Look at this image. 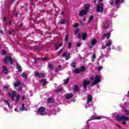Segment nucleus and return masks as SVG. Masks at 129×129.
<instances>
[{
    "instance_id": "nucleus-1",
    "label": "nucleus",
    "mask_w": 129,
    "mask_h": 129,
    "mask_svg": "<svg viewBox=\"0 0 129 129\" xmlns=\"http://www.w3.org/2000/svg\"><path fill=\"white\" fill-rule=\"evenodd\" d=\"M90 79L93 81L92 84L93 86V85H96V84H98L99 82H100L101 80V78L100 76H98V75H96L95 78L93 77H91Z\"/></svg>"
},
{
    "instance_id": "nucleus-2",
    "label": "nucleus",
    "mask_w": 129,
    "mask_h": 129,
    "mask_svg": "<svg viewBox=\"0 0 129 129\" xmlns=\"http://www.w3.org/2000/svg\"><path fill=\"white\" fill-rule=\"evenodd\" d=\"M116 119L118 121H123V120H129V118L127 116H124V115H121V116H117Z\"/></svg>"
},
{
    "instance_id": "nucleus-3",
    "label": "nucleus",
    "mask_w": 129,
    "mask_h": 129,
    "mask_svg": "<svg viewBox=\"0 0 129 129\" xmlns=\"http://www.w3.org/2000/svg\"><path fill=\"white\" fill-rule=\"evenodd\" d=\"M9 61L10 64H13V62H14V59L12 58L11 56H7L6 58L4 59V62L5 64H9Z\"/></svg>"
},
{
    "instance_id": "nucleus-4",
    "label": "nucleus",
    "mask_w": 129,
    "mask_h": 129,
    "mask_svg": "<svg viewBox=\"0 0 129 129\" xmlns=\"http://www.w3.org/2000/svg\"><path fill=\"white\" fill-rule=\"evenodd\" d=\"M103 4H100L99 5H98L97 6V12L98 13H101V14H102V13L103 12Z\"/></svg>"
},
{
    "instance_id": "nucleus-5",
    "label": "nucleus",
    "mask_w": 129,
    "mask_h": 129,
    "mask_svg": "<svg viewBox=\"0 0 129 129\" xmlns=\"http://www.w3.org/2000/svg\"><path fill=\"white\" fill-rule=\"evenodd\" d=\"M90 84V81L87 80H84L83 83V86L84 87V89H86L87 88V85H89Z\"/></svg>"
},
{
    "instance_id": "nucleus-6",
    "label": "nucleus",
    "mask_w": 129,
    "mask_h": 129,
    "mask_svg": "<svg viewBox=\"0 0 129 129\" xmlns=\"http://www.w3.org/2000/svg\"><path fill=\"white\" fill-rule=\"evenodd\" d=\"M44 111H45V108L44 107L41 106L39 107L38 110V114L44 115Z\"/></svg>"
},
{
    "instance_id": "nucleus-7",
    "label": "nucleus",
    "mask_w": 129,
    "mask_h": 129,
    "mask_svg": "<svg viewBox=\"0 0 129 129\" xmlns=\"http://www.w3.org/2000/svg\"><path fill=\"white\" fill-rule=\"evenodd\" d=\"M35 77H39V78H42V77H45V75L43 73H35Z\"/></svg>"
},
{
    "instance_id": "nucleus-8",
    "label": "nucleus",
    "mask_w": 129,
    "mask_h": 129,
    "mask_svg": "<svg viewBox=\"0 0 129 129\" xmlns=\"http://www.w3.org/2000/svg\"><path fill=\"white\" fill-rule=\"evenodd\" d=\"M85 15H87V11L84 10H81L80 12V13L79 14V15H80V17H82L83 16H85Z\"/></svg>"
},
{
    "instance_id": "nucleus-9",
    "label": "nucleus",
    "mask_w": 129,
    "mask_h": 129,
    "mask_svg": "<svg viewBox=\"0 0 129 129\" xmlns=\"http://www.w3.org/2000/svg\"><path fill=\"white\" fill-rule=\"evenodd\" d=\"M2 68H3V72L5 73V74H9V72H8V68H7L6 66H3Z\"/></svg>"
},
{
    "instance_id": "nucleus-10",
    "label": "nucleus",
    "mask_w": 129,
    "mask_h": 129,
    "mask_svg": "<svg viewBox=\"0 0 129 129\" xmlns=\"http://www.w3.org/2000/svg\"><path fill=\"white\" fill-rule=\"evenodd\" d=\"M16 68L18 70L19 72H21L23 70L22 69V67H21L18 61H16Z\"/></svg>"
},
{
    "instance_id": "nucleus-11",
    "label": "nucleus",
    "mask_w": 129,
    "mask_h": 129,
    "mask_svg": "<svg viewBox=\"0 0 129 129\" xmlns=\"http://www.w3.org/2000/svg\"><path fill=\"white\" fill-rule=\"evenodd\" d=\"M21 111H27L28 110V109L27 108L25 107V104H22V107H21L19 109Z\"/></svg>"
},
{
    "instance_id": "nucleus-12",
    "label": "nucleus",
    "mask_w": 129,
    "mask_h": 129,
    "mask_svg": "<svg viewBox=\"0 0 129 129\" xmlns=\"http://www.w3.org/2000/svg\"><path fill=\"white\" fill-rule=\"evenodd\" d=\"M41 83L42 84V86H46L47 85V79H43L40 81Z\"/></svg>"
},
{
    "instance_id": "nucleus-13",
    "label": "nucleus",
    "mask_w": 129,
    "mask_h": 129,
    "mask_svg": "<svg viewBox=\"0 0 129 129\" xmlns=\"http://www.w3.org/2000/svg\"><path fill=\"white\" fill-rule=\"evenodd\" d=\"M105 37H106L107 39H109V38H110V33L103 35L102 38V40H104Z\"/></svg>"
},
{
    "instance_id": "nucleus-14",
    "label": "nucleus",
    "mask_w": 129,
    "mask_h": 129,
    "mask_svg": "<svg viewBox=\"0 0 129 129\" xmlns=\"http://www.w3.org/2000/svg\"><path fill=\"white\" fill-rule=\"evenodd\" d=\"M86 38H87V34L86 33H83L82 35V39L83 41H85Z\"/></svg>"
},
{
    "instance_id": "nucleus-15",
    "label": "nucleus",
    "mask_w": 129,
    "mask_h": 129,
    "mask_svg": "<svg viewBox=\"0 0 129 129\" xmlns=\"http://www.w3.org/2000/svg\"><path fill=\"white\" fill-rule=\"evenodd\" d=\"M91 101H92V96H91V95H88L87 103L91 102Z\"/></svg>"
},
{
    "instance_id": "nucleus-16",
    "label": "nucleus",
    "mask_w": 129,
    "mask_h": 129,
    "mask_svg": "<svg viewBox=\"0 0 129 129\" xmlns=\"http://www.w3.org/2000/svg\"><path fill=\"white\" fill-rule=\"evenodd\" d=\"M8 95L11 97H15L16 96V91H14L12 93H9Z\"/></svg>"
},
{
    "instance_id": "nucleus-17",
    "label": "nucleus",
    "mask_w": 129,
    "mask_h": 129,
    "mask_svg": "<svg viewBox=\"0 0 129 129\" xmlns=\"http://www.w3.org/2000/svg\"><path fill=\"white\" fill-rule=\"evenodd\" d=\"M78 89H79V87L77 86V85H75L74 86V91H76V92H78Z\"/></svg>"
},
{
    "instance_id": "nucleus-18",
    "label": "nucleus",
    "mask_w": 129,
    "mask_h": 129,
    "mask_svg": "<svg viewBox=\"0 0 129 129\" xmlns=\"http://www.w3.org/2000/svg\"><path fill=\"white\" fill-rule=\"evenodd\" d=\"M93 19H94V16H93V15H90V17L89 18L88 23H91V21H92V20H93Z\"/></svg>"
},
{
    "instance_id": "nucleus-19",
    "label": "nucleus",
    "mask_w": 129,
    "mask_h": 129,
    "mask_svg": "<svg viewBox=\"0 0 129 129\" xmlns=\"http://www.w3.org/2000/svg\"><path fill=\"white\" fill-rule=\"evenodd\" d=\"M85 11L88 12L89 11V5L88 4H86L85 5Z\"/></svg>"
},
{
    "instance_id": "nucleus-20",
    "label": "nucleus",
    "mask_w": 129,
    "mask_h": 129,
    "mask_svg": "<svg viewBox=\"0 0 129 129\" xmlns=\"http://www.w3.org/2000/svg\"><path fill=\"white\" fill-rule=\"evenodd\" d=\"M20 85H21V83H20V81H18L16 83H14L15 87H19Z\"/></svg>"
},
{
    "instance_id": "nucleus-21",
    "label": "nucleus",
    "mask_w": 129,
    "mask_h": 129,
    "mask_svg": "<svg viewBox=\"0 0 129 129\" xmlns=\"http://www.w3.org/2000/svg\"><path fill=\"white\" fill-rule=\"evenodd\" d=\"M74 72L76 74H78L79 73H80V72H81L80 71V69L79 68H77L74 70Z\"/></svg>"
},
{
    "instance_id": "nucleus-22",
    "label": "nucleus",
    "mask_w": 129,
    "mask_h": 129,
    "mask_svg": "<svg viewBox=\"0 0 129 129\" xmlns=\"http://www.w3.org/2000/svg\"><path fill=\"white\" fill-rule=\"evenodd\" d=\"M54 99H52V98H48L47 99V102H48V103H53V102H54Z\"/></svg>"
},
{
    "instance_id": "nucleus-23",
    "label": "nucleus",
    "mask_w": 129,
    "mask_h": 129,
    "mask_svg": "<svg viewBox=\"0 0 129 129\" xmlns=\"http://www.w3.org/2000/svg\"><path fill=\"white\" fill-rule=\"evenodd\" d=\"M73 97V95L72 94H68L66 96L67 99H70V98H72Z\"/></svg>"
},
{
    "instance_id": "nucleus-24",
    "label": "nucleus",
    "mask_w": 129,
    "mask_h": 129,
    "mask_svg": "<svg viewBox=\"0 0 129 129\" xmlns=\"http://www.w3.org/2000/svg\"><path fill=\"white\" fill-rule=\"evenodd\" d=\"M80 71L81 72H84V71H85V67L82 66L80 69Z\"/></svg>"
},
{
    "instance_id": "nucleus-25",
    "label": "nucleus",
    "mask_w": 129,
    "mask_h": 129,
    "mask_svg": "<svg viewBox=\"0 0 129 129\" xmlns=\"http://www.w3.org/2000/svg\"><path fill=\"white\" fill-rule=\"evenodd\" d=\"M59 23L61 24V25H64V24H66V20L62 19L61 21H59Z\"/></svg>"
},
{
    "instance_id": "nucleus-26",
    "label": "nucleus",
    "mask_w": 129,
    "mask_h": 129,
    "mask_svg": "<svg viewBox=\"0 0 129 129\" xmlns=\"http://www.w3.org/2000/svg\"><path fill=\"white\" fill-rule=\"evenodd\" d=\"M96 42H97L96 39H93L91 42V45H92V46H94V45L96 44Z\"/></svg>"
},
{
    "instance_id": "nucleus-27",
    "label": "nucleus",
    "mask_w": 129,
    "mask_h": 129,
    "mask_svg": "<svg viewBox=\"0 0 129 129\" xmlns=\"http://www.w3.org/2000/svg\"><path fill=\"white\" fill-rule=\"evenodd\" d=\"M69 40V35L67 34L66 35L64 41L65 42H68Z\"/></svg>"
},
{
    "instance_id": "nucleus-28",
    "label": "nucleus",
    "mask_w": 129,
    "mask_h": 129,
    "mask_svg": "<svg viewBox=\"0 0 129 129\" xmlns=\"http://www.w3.org/2000/svg\"><path fill=\"white\" fill-rule=\"evenodd\" d=\"M22 77L23 78H28V75L26 74L25 73H23L21 75Z\"/></svg>"
},
{
    "instance_id": "nucleus-29",
    "label": "nucleus",
    "mask_w": 129,
    "mask_h": 129,
    "mask_svg": "<svg viewBox=\"0 0 129 129\" xmlns=\"http://www.w3.org/2000/svg\"><path fill=\"white\" fill-rule=\"evenodd\" d=\"M96 58V55H95V54H93L92 56V62H94V60H95V58Z\"/></svg>"
},
{
    "instance_id": "nucleus-30",
    "label": "nucleus",
    "mask_w": 129,
    "mask_h": 129,
    "mask_svg": "<svg viewBox=\"0 0 129 129\" xmlns=\"http://www.w3.org/2000/svg\"><path fill=\"white\" fill-rule=\"evenodd\" d=\"M70 80V79H69V78H67V79H66L64 80V84H68V83H69V81Z\"/></svg>"
},
{
    "instance_id": "nucleus-31",
    "label": "nucleus",
    "mask_w": 129,
    "mask_h": 129,
    "mask_svg": "<svg viewBox=\"0 0 129 129\" xmlns=\"http://www.w3.org/2000/svg\"><path fill=\"white\" fill-rule=\"evenodd\" d=\"M48 67L51 69V70H54V67H53V64L52 63L48 64Z\"/></svg>"
},
{
    "instance_id": "nucleus-32",
    "label": "nucleus",
    "mask_w": 129,
    "mask_h": 129,
    "mask_svg": "<svg viewBox=\"0 0 129 129\" xmlns=\"http://www.w3.org/2000/svg\"><path fill=\"white\" fill-rule=\"evenodd\" d=\"M63 90V88L57 89L55 91V93H58V92H61Z\"/></svg>"
},
{
    "instance_id": "nucleus-33",
    "label": "nucleus",
    "mask_w": 129,
    "mask_h": 129,
    "mask_svg": "<svg viewBox=\"0 0 129 129\" xmlns=\"http://www.w3.org/2000/svg\"><path fill=\"white\" fill-rule=\"evenodd\" d=\"M41 60L42 61H47L49 60V58L47 57H42Z\"/></svg>"
},
{
    "instance_id": "nucleus-34",
    "label": "nucleus",
    "mask_w": 129,
    "mask_h": 129,
    "mask_svg": "<svg viewBox=\"0 0 129 129\" xmlns=\"http://www.w3.org/2000/svg\"><path fill=\"white\" fill-rule=\"evenodd\" d=\"M93 119L99 120L101 119V117L100 116L94 117Z\"/></svg>"
},
{
    "instance_id": "nucleus-35",
    "label": "nucleus",
    "mask_w": 129,
    "mask_h": 129,
    "mask_svg": "<svg viewBox=\"0 0 129 129\" xmlns=\"http://www.w3.org/2000/svg\"><path fill=\"white\" fill-rule=\"evenodd\" d=\"M71 66H72V67L74 68H76V62H73L71 64Z\"/></svg>"
},
{
    "instance_id": "nucleus-36",
    "label": "nucleus",
    "mask_w": 129,
    "mask_h": 129,
    "mask_svg": "<svg viewBox=\"0 0 129 129\" xmlns=\"http://www.w3.org/2000/svg\"><path fill=\"white\" fill-rule=\"evenodd\" d=\"M80 25L82 27H85V23H84V22H83L82 21H80Z\"/></svg>"
},
{
    "instance_id": "nucleus-37",
    "label": "nucleus",
    "mask_w": 129,
    "mask_h": 129,
    "mask_svg": "<svg viewBox=\"0 0 129 129\" xmlns=\"http://www.w3.org/2000/svg\"><path fill=\"white\" fill-rule=\"evenodd\" d=\"M119 3H120V0H116L115 1V6H118Z\"/></svg>"
},
{
    "instance_id": "nucleus-38",
    "label": "nucleus",
    "mask_w": 129,
    "mask_h": 129,
    "mask_svg": "<svg viewBox=\"0 0 129 129\" xmlns=\"http://www.w3.org/2000/svg\"><path fill=\"white\" fill-rule=\"evenodd\" d=\"M69 59H70V53H69L66 56V60H69Z\"/></svg>"
},
{
    "instance_id": "nucleus-39",
    "label": "nucleus",
    "mask_w": 129,
    "mask_h": 129,
    "mask_svg": "<svg viewBox=\"0 0 129 129\" xmlns=\"http://www.w3.org/2000/svg\"><path fill=\"white\" fill-rule=\"evenodd\" d=\"M68 46L69 49H71V47H72V43L69 42L68 44Z\"/></svg>"
},
{
    "instance_id": "nucleus-40",
    "label": "nucleus",
    "mask_w": 129,
    "mask_h": 129,
    "mask_svg": "<svg viewBox=\"0 0 129 129\" xmlns=\"http://www.w3.org/2000/svg\"><path fill=\"white\" fill-rule=\"evenodd\" d=\"M5 102H6L7 105L9 107H11V103H9V101L8 100H5L4 101Z\"/></svg>"
},
{
    "instance_id": "nucleus-41",
    "label": "nucleus",
    "mask_w": 129,
    "mask_h": 129,
    "mask_svg": "<svg viewBox=\"0 0 129 129\" xmlns=\"http://www.w3.org/2000/svg\"><path fill=\"white\" fill-rule=\"evenodd\" d=\"M79 32V29H77L75 31V35H77L78 33Z\"/></svg>"
},
{
    "instance_id": "nucleus-42",
    "label": "nucleus",
    "mask_w": 129,
    "mask_h": 129,
    "mask_svg": "<svg viewBox=\"0 0 129 129\" xmlns=\"http://www.w3.org/2000/svg\"><path fill=\"white\" fill-rule=\"evenodd\" d=\"M106 47H109V46H111V43L110 42L107 43L106 44Z\"/></svg>"
},
{
    "instance_id": "nucleus-43",
    "label": "nucleus",
    "mask_w": 129,
    "mask_h": 129,
    "mask_svg": "<svg viewBox=\"0 0 129 129\" xmlns=\"http://www.w3.org/2000/svg\"><path fill=\"white\" fill-rule=\"evenodd\" d=\"M78 26H79V24L78 23H76L75 24V25L74 26V28H77V27H78Z\"/></svg>"
},
{
    "instance_id": "nucleus-44",
    "label": "nucleus",
    "mask_w": 129,
    "mask_h": 129,
    "mask_svg": "<svg viewBox=\"0 0 129 129\" xmlns=\"http://www.w3.org/2000/svg\"><path fill=\"white\" fill-rule=\"evenodd\" d=\"M3 55H6L7 54V51L3 50L2 51Z\"/></svg>"
},
{
    "instance_id": "nucleus-45",
    "label": "nucleus",
    "mask_w": 129,
    "mask_h": 129,
    "mask_svg": "<svg viewBox=\"0 0 129 129\" xmlns=\"http://www.w3.org/2000/svg\"><path fill=\"white\" fill-rule=\"evenodd\" d=\"M20 98H21V96L20 95H17V96H16L17 100H19V99H20Z\"/></svg>"
},
{
    "instance_id": "nucleus-46",
    "label": "nucleus",
    "mask_w": 129,
    "mask_h": 129,
    "mask_svg": "<svg viewBox=\"0 0 129 129\" xmlns=\"http://www.w3.org/2000/svg\"><path fill=\"white\" fill-rule=\"evenodd\" d=\"M125 112L126 114V115H129V110H125Z\"/></svg>"
},
{
    "instance_id": "nucleus-47",
    "label": "nucleus",
    "mask_w": 129,
    "mask_h": 129,
    "mask_svg": "<svg viewBox=\"0 0 129 129\" xmlns=\"http://www.w3.org/2000/svg\"><path fill=\"white\" fill-rule=\"evenodd\" d=\"M67 55V52H64L62 55V57H66Z\"/></svg>"
},
{
    "instance_id": "nucleus-48",
    "label": "nucleus",
    "mask_w": 129,
    "mask_h": 129,
    "mask_svg": "<svg viewBox=\"0 0 129 129\" xmlns=\"http://www.w3.org/2000/svg\"><path fill=\"white\" fill-rule=\"evenodd\" d=\"M14 33V30H12L11 31H9V35H12Z\"/></svg>"
},
{
    "instance_id": "nucleus-49",
    "label": "nucleus",
    "mask_w": 129,
    "mask_h": 129,
    "mask_svg": "<svg viewBox=\"0 0 129 129\" xmlns=\"http://www.w3.org/2000/svg\"><path fill=\"white\" fill-rule=\"evenodd\" d=\"M55 50H58L59 49V46L57 44H55Z\"/></svg>"
},
{
    "instance_id": "nucleus-50",
    "label": "nucleus",
    "mask_w": 129,
    "mask_h": 129,
    "mask_svg": "<svg viewBox=\"0 0 129 129\" xmlns=\"http://www.w3.org/2000/svg\"><path fill=\"white\" fill-rule=\"evenodd\" d=\"M101 69H102V67H99L98 68V71H100V70H101Z\"/></svg>"
},
{
    "instance_id": "nucleus-51",
    "label": "nucleus",
    "mask_w": 129,
    "mask_h": 129,
    "mask_svg": "<svg viewBox=\"0 0 129 129\" xmlns=\"http://www.w3.org/2000/svg\"><path fill=\"white\" fill-rule=\"evenodd\" d=\"M4 88H5V89H8L9 88V86L8 85H5L4 86Z\"/></svg>"
},
{
    "instance_id": "nucleus-52",
    "label": "nucleus",
    "mask_w": 129,
    "mask_h": 129,
    "mask_svg": "<svg viewBox=\"0 0 129 129\" xmlns=\"http://www.w3.org/2000/svg\"><path fill=\"white\" fill-rule=\"evenodd\" d=\"M78 39H81V34L80 33H79L78 34Z\"/></svg>"
},
{
    "instance_id": "nucleus-53",
    "label": "nucleus",
    "mask_w": 129,
    "mask_h": 129,
    "mask_svg": "<svg viewBox=\"0 0 129 129\" xmlns=\"http://www.w3.org/2000/svg\"><path fill=\"white\" fill-rule=\"evenodd\" d=\"M122 124H123V125H124L125 124H126V122L125 121H123L122 122Z\"/></svg>"
},
{
    "instance_id": "nucleus-54",
    "label": "nucleus",
    "mask_w": 129,
    "mask_h": 129,
    "mask_svg": "<svg viewBox=\"0 0 129 129\" xmlns=\"http://www.w3.org/2000/svg\"><path fill=\"white\" fill-rule=\"evenodd\" d=\"M63 50L62 49H60L58 52V54H61V53H62Z\"/></svg>"
},
{
    "instance_id": "nucleus-55",
    "label": "nucleus",
    "mask_w": 129,
    "mask_h": 129,
    "mask_svg": "<svg viewBox=\"0 0 129 129\" xmlns=\"http://www.w3.org/2000/svg\"><path fill=\"white\" fill-rule=\"evenodd\" d=\"M105 28H108V23H106L105 24Z\"/></svg>"
},
{
    "instance_id": "nucleus-56",
    "label": "nucleus",
    "mask_w": 129,
    "mask_h": 129,
    "mask_svg": "<svg viewBox=\"0 0 129 129\" xmlns=\"http://www.w3.org/2000/svg\"><path fill=\"white\" fill-rule=\"evenodd\" d=\"M25 98H26V97H25V96H22V100H25Z\"/></svg>"
},
{
    "instance_id": "nucleus-57",
    "label": "nucleus",
    "mask_w": 129,
    "mask_h": 129,
    "mask_svg": "<svg viewBox=\"0 0 129 129\" xmlns=\"http://www.w3.org/2000/svg\"><path fill=\"white\" fill-rule=\"evenodd\" d=\"M105 48H106V45H102V49H105Z\"/></svg>"
},
{
    "instance_id": "nucleus-58",
    "label": "nucleus",
    "mask_w": 129,
    "mask_h": 129,
    "mask_svg": "<svg viewBox=\"0 0 129 129\" xmlns=\"http://www.w3.org/2000/svg\"><path fill=\"white\" fill-rule=\"evenodd\" d=\"M77 47H81V44L80 43H78L77 45Z\"/></svg>"
},
{
    "instance_id": "nucleus-59",
    "label": "nucleus",
    "mask_w": 129,
    "mask_h": 129,
    "mask_svg": "<svg viewBox=\"0 0 129 129\" xmlns=\"http://www.w3.org/2000/svg\"><path fill=\"white\" fill-rule=\"evenodd\" d=\"M114 3V2H113V0H112L111 2L110 3V5H111V6H112V5H113V3Z\"/></svg>"
},
{
    "instance_id": "nucleus-60",
    "label": "nucleus",
    "mask_w": 129,
    "mask_h": 129,
    "mask_svg": "<svg viewBox=\"0 0 129 129\" xmlns=\"http://www.w3.org/2000/svg\"><path fill=\"white\" fill-rule=\"evenodd\" d=\"M58 46V47H62L63 46V44H62V43H59Z\"/></svg>"
},
{
    "instance_id": "nucleus-61",
    "label": "nucleus",
    "mask_w": 129,
    "mask_h": 129,
    "mask_svg": "<svg viewBox=\"0 0 129 129\" xmlns=\"http://www.w3.org/2000/svg\"><path fill=\"white\" fill-rule=\"evenodd\" d=\"M58 68H59V69H62V68H63V67H62V66H58Z\"/></svg>"
},
{
    "instance_id": "nucleus-62",
    "label": "nucleus",
    "mask_w": 129,
    "mask_h": 129,
    "mask_svg": "<svg viewBox=\"0 0 129 129\" xmlns=\"http://www.w3.org/2000/svg\"><path fill=\"white\" fill-rule=\"evenodd\" d=\"M18 27L19 28H22V27H23V24H20Z\"/></svg>"
},
{
    "instance_id": "nucleus-63",
    "label": "nucleus",
    "mask_w": 129,
    "mask_h": 129,
    "mask_svg": "<svg viewBox=\"0 0 129 129\" xmlns=\"http://www.w3.org/2000/svg\"><path fill=\"white\" fill-rule=\"evenodd\" d=\"M0 34H2V35H3V34H4V32L3 31V30H0Z\"/></svg>"
},
{
    "instance_id": "nucleus-64",
    "label": "nucleus",
    "mask_w": 129,
    "mask_h": 129,
    "mask_svg": "<svg viewBox=\"0 0 129 129\" xmlns=\"http://www.w3.org/2000/svg\"><path fill=\"white\" fill-rule=\"evenodd\" d=\"M55 72H58L59 71L58 70V69H55Z\"/></svg>"
}]
</instances>
